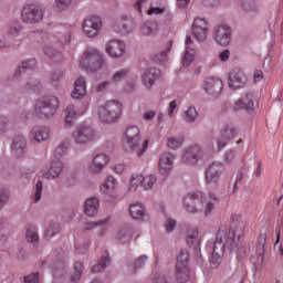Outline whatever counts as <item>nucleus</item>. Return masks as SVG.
Masks as SVG:
<instances>
[{"instance_id": "obj_1", "label": "nucleus", "mask_w": 283, "mask_h": 283, "mask_svg": "<svg viewBox=\"0 0 283 283\" xmlns=\"http://www.w3.org/2000/svg\"><path fill=\"white\" fill-rule=\"evenodd\" d=\"M247 229V223L241 221L235 223L229 229L228 235L224 232H219L217 234L216 241L212 247V255L210 259V264L212 269H218L222 263V255H224V248L237 249L242 244V238H244V231Z\"/></svg>"}, {"instance_id": "obj_2", "label": "nucleus", "mask_w": 283, "mask_h": 283, "mask_svg": "<svg viewBox=\"0 0 283 283\" xmlns=\"http://www.w3.org/2000/svg\"><path fill=\"white\" fill-rule=\"evenodd\" d=\"M218 202V195L202 191L188 192L182 197V207L190 216H203L211 218L216 211V203Z\"/></svg>"}, {"instance_id": "obj_3", "label": "nucleus", "mask_w": 283, "mask_h": 283, "mask_svg": "<svg viewBox=\"0 0 283 283\" xmlns=\"http://www.w3.org/2000/svg\"><path fill=\"white\" fill-rule=\"evenodd\" d=\"M124 149L127 154H136L138 158L147 154L150 139L143 134L140 127L133 125L128 126L123 135Z\"/></svg>"}, {"instance_id": "obj_4", "label": "nucleus", "mask_w": 283, "mask_h": 283, "mask_svg": "<svg viewBox=\"0 0 283 283\" xmlns=\"http://www.w3.org/2000/svg\"><path fill=\"white\" fill-rule=\"evenodd\" d=\"M105 54L96 48L86 49L78 60V67L87 72V74H97L105 67Z\"/></svg>"}, {"instance_id": "obj_5", "label": "nucleus", "mask_w": 283, "mask_h": 283, "mask_svg": "<svg viewBox=\"0 0 283 283\" xmlns=\"http://www.w3.org/2000/svg\"><path fill=\"white\" fill-rule=\"evenodd\" d=\"M123 116V103L118 99H108L97 108V118L104 125H114Z\"/></svg>"}, {"instance_id": "obj_6", "label": "nucleus", "mask_w": 283, "mask_h": 283, "mask_svg": "<svg viewBox=\"0 0 283 283\" xmlns=\"http://www.w3.org/2000/svg\"><path fill=\"white\" fill-rule=\"evenodd\" d=\"M72 139L78 147H85L98 140L96 128L90 124H80L72 134Z\"/></svg>"}, {"instance_id": "obj_7", "label": "nucleus", "mask_w": 283, "mask_h": 283, "mask_svg": "<svg viewBox=\"0 0 283 283\" xmlns=\"http://www.w3.org/2000/svg\"><path fill=\"white\" fill-rule=\"evenodd\" d=\"M203 158L205 151L198 144L186 146L180 151V163L187 167H197Z\"/></svg>"}, {"instance_id": "obj_8", "label": "nucleus", "mask_w": 283, "mask_h": 283, "mask_svg": "<svg viewBox=\"0 0 283 283\" xmlns=\"http://www.w3.org/2000/svg\"><path fill=\"white\" fill-rule=\"evenodd\" d=\"M56 109H59V98L52 96L39 99L34 112L39 118H52L56 114Z\"/></svg>"}, {"instance_id": "obj_9", "label": "nucleus", "mask_w": 283, "mask_h": 283, "mask_svg": "<svg viewBox=\"0 0 283 283\" xmlns=\"http://www.w3.org/2000/svg\"><path fill=\"white\" fill-rule=\"evenodd\" d=\"M45 18V10L36 4H27L21 12V21L29 25L41 23Z\"/></svg>"}, {"instance_id": "obj_10", "label": "nucleus", "mask_w": 283, "mask_h": 283, "mask_svg": "<svg viewBox=\"0 0 283 283\" xmlns=\"http://www.w3.org/2000/svg\"><path fill=\"white\" fill-rule=\"evenodd\" d=\"M103 30V20L98 15L86 18L82 23V32L88 39H96Z\"/></svg>"}, {"instance_id": "obj_11", "label": "nucleus", "mask_w": 283, "mask_h": 283, "mask_svg": "<svg viewBox=\"0 0 283 283\" xmlns=\"http://www.w3.org/2000/svg\"><path fill=\"white\" fill-rule=\"evenodd\" d=\"M212 39L221 48L231 45L233 31L229 24H218L212 32Z\"/></svg>"}, {"instance_id": "obj_12", "label": "nucleus", "mask_w": 283, "mask_h": 283, "mask_svg": "<svg viewBox=\"0 0 283 283\" xmlns=\"http://www.w3.org/2000/svg\"><path fill=\"white\" fill-rule=\"evenodd\" d=\"M104 52L111 59L118 61V59H123L125 53L127 52V44L123 40L111 39L105 43Z\"/></svg>"}, {"instance_id": "obj_13", "label": "nucleus", "mask_w": 283, "mask_h": 283, "mask_svg": "<svg viewBox=\"0 0 283 283\" xmlns=\"http://www.w3.org/2000/svg\"><path fill=\"white\" fill-rule=\"evenodd\" d=\"M176 276L178 282L185 283L191 280V273L189 272V253L181 252L177 256Z\"/></svg>"}, {"instance_id": "obj_14", "label": "nucleus", "mask_w": 283, "mask_h": 283, "mask_svg": "<svg viewBox=\"0 0 283 283\" xmlns=\"http://www.w3.org/2000/svg\"><path fill=\"white\" fill-rule=\"evenodd\" d=\"M160 78V70L148 66L140 71V83L148 92L154 90V85H156V81Z\"/></svg>"}, {"instance_id": "obj_15", "label": "nucleus", "mask_w": 283, "mask_h": 283, "mask_svg": "<svg viewBox=\"0 0 283 283\" xmlns=\"http://www.w3.org/2000/svg\"><path fill=\"white\" fill-rule=\"evenodd\" d=\"M224 90V82L218 76H209L203 81V92L212 98H218Z\"/></svg>"}, {"instance_id": "obj_16", "label": "nucleus", "mask_w": 283, "mask_h": 283, "mask_svg": "<svg viewBox=\"0 0 283 283\" xmlns=\"http://www.w3.org/2000/svg\"><path fill=\"white\" fill-rule=\"evenodd\" d=\"M224 174V164L220 161H213L206 170V182L208 185H218L220 178Z\"/></svg>"}, {"instance_id": "obj_17", "label": "nucleus", "mask_w": 283, "mask_h": 283, "mask_svg": "<svg viewBox=\"0 0 283 283\" xmlns=\"http://www.w3.org/2000/svg\"><path fill=\"white\" fill-rule=\"evenodd\" d=\"M112 158L105 153L96 154L88 164V171L94 175L103 174L105 167L111 163Z\"/></svg>"}, {"instance_id": "obj_18", "label": "nucleus", "mask_w": 283, "mask_h": 283, "mask_svg": "<svg viewBox=\"0 0 283 283\" xmlns=\"http://www.w3.org/2000/svg\"><path fill=\"white\" fill-rule=\"evenodd\" d=\"M134 20L127 18V15L116 18L113 23V31L116 34H120L122 36H127V34H132V32H134Z\"/></svg>"}, {"instance_id": "obj_19", "label": "nucleus", "mask_w": 283, "mask_h": 283, "mask_svg": "<svg viewBox=\"0 0 283 283\" xmlns=\"http://www.w3.org/2000/svg\"><path fill=\"white\" fill-rule=\"evenodd\" d=\"M51 129L48 126H33L29 133V138L33 145H41L50 140Z\"/></svg>"}, {"instance_id": "obj_20", "label": "nucleus", "mask_w": 283, "mask_h": 283, "mask_svg": "<svg viewBox=\"0 0 283 283\" xmlns=\"http://www.w3.org/2000/svg\"><path fill=\"white\" fill-rule=\"evenodd\" d=\"M209 34V24H207V20L202 18H196L192 23V36L197 41H207V35Z\"/></svg>"}, {"instance_id": "obj_21", "label": "nucleus", "mask_w": 283, "mask_h": 283, "mask_svg": "<svg viewBox=\"0 0 283 283\" xmlns=\"http://www.w3.org/2000/svg\"><path fill=\"white\" fill-rule=\"evenodd\" d=\"M176 161V155L172 153H164L159 156L158 169L161 176H168L174 169V163Z\"/></svg>"}, {"instance_id": "obj_22", "label": "nucleus", "mask_w": 283, "mask_h": 283, "mask_svg": "<svg viewBox=\"0 0 283 283\" xmlns=\"http://www.w3.org/2000/svg\"><path fill=\"white\" fill-rule=\"evenodd\" d=\"M87 96V81L83 76H78L73 84L71 98L74 101H83Z\"/></svg>"}, {"instance_id": "obj_23", "label": "nucleus", "mask_w": 283, "mask_h": 283, "mask_svg": "<svg viewBox=\"0 0 283 283\" xmlns=\"http://www.w3.org/2000/svg\"><path fill=\"white\" fill-rule=\"evenodd\" d=\"M28 151V139L25 136H17L11 144V154L15 158H23Z\"/></svg>"}, {"instance_id": "obj_24", "label": "nucleus", "mask_w": 283, "mask_h": 283, "mask_svg": "<svg viewBox=\"0 0 283 283\" xmlns=\"http://www.w3.org/2000/svg\"><path fill=\"white\" fill-rule=\"evenodd\" d=\"M229 87L231 90H240V87H244L247 85V75L240 69H234L229 74Z\"/></svg>"}, {"instance_id": "obj_25", "label": "nucleus", "mask_w": 283, "mask_h": 283, "mask_svg": "<svg viewBox=\"0 0 283 283\" xmlns=\"http://www.w3.org/2000/svg\"><path fill=\"white\" fill-rule=\"evenodd\" d=\"M200 242H202L200 229L196 226L188 227L186 229V243L188 247H200Z\"/></svg>"}, {"instance_id": "obj_26", "label": "nucleus", "mask_w": 283, "mask_h": 283, "mask_svg": "<svg viewBox=\"0 0 283 283\" xmlns=\"http://www.w3.org/2000/svg\"><path fill=\"white\" fill-rule=\"evenodd\" d=\"M98 209H101V202L96 197H90L83 203V211L87 218L96 217L98 214Z\"/></svg>"}, {"instance_id": "obj_27", "label": "nucleus", "mask_w": 283, "mask_h": 283, "mask_svg": "<svg viewBox=\"0 0 283 283\" xmlns=\"http://www.w3.org/2000/svg\"><path fill=\"white\" fill-rule=\"evenodd\" d=\"M129 216L133 220H149V214H147L145 206L140 202H134L129 206Z\"/></svg>"}, {"instance_id": "obj_28", "label": "nucleus", "mask_w": 283, "mask_h": 283, "mask_svg": "<svg viewBox=\"0 0 283 283\" xmlns=\"http://www.w3.org/2000/svg\"><path fill=\"white\" fill-rule=\"evenodd\" d=\"M116 185H118V179L116 177L108 175L104 182L99 186L101 193H104V196H114L116 192Z\"/></svg>"}, {"instance_id": "obj_29", "label": "nucleus", "mask_w": 283, "mask_h": 283, "mask_svg": "<svg viewBox=\"0 0 283 283\" xmlns=\"http://www.w3.org/2000/svg\"><path fill=\"white\" fill-rule=\"evenodd\" d=\"M43 88V86L41 85V82L34 77H29L23 80V82L21 83L20 90L22 92H39Z\"/></svg>"}, {"instance_id": "obj_30", "label": "nucleus", "mask_w": 283, "mask_h": 283, "mask_svg": "<svg viewBox=\"0 0 283 283\" xmlns=\"http://www.w3.org/2000/svg\"><path fill=\"white\" fill-rule=\"evenodd\" d=\"M185 145V136L182 134L168 135L166 138V147L176 151Z\"/></svg>"}, {"instance_id": "obj_31", "label": "nucleus", "mask_w": 283, "mask_h": 283, "mask_svg": "<svg viewBox=\"0 0 283 283\" xmlns=\"http://www.w3.org/2000/svg\"><path fill=\"white\" fill-rule=\"evenodd\" d=\"M78 116V112H76V106L70 104L66 106L64 111V127L70 129L74 125V119Z\"/></svg>"}, {"instance_id": "obj_32", "label": "nucleus", "mask_w": 283, "mask_h": 283, "mask_svg": "<svg viewBox=\"0 0 283 283\" xmlns=\"http://www.w3.org/2000/svg\"><path fill=\"white\" fill-rule=\"evenodd\" d=\"M132 235H134V230L130 227H124L115 232V240L120 244H127L132 241Z\"/></svg>"}, {"instance_id": "obj_33", "label": "nucleus", "mask_w": 283, "mask_h": 283, "mask_svg": "<svg viewBox=\"0 0 283 283\" xmlns=\"http://www.w3.org/2000/svg\"><path fill=\"white\" fill-rule=\"evenodd\" d=\"M253 107H254L253 95H249V94L240 98L234 104V109L237 112H240V109H247L248 112H251Z\"/></svg>"}, {"instance_id": "obj_34", "label": "nucleus", "mask_w": 283, "mask_h": 283, "mask_svg": "<svg viewBox=\"0 0 283 283\" xmlns=\"http://www.w3.org/2000/svg\"><path fill=\"white\" fill-rule=\"evenodd\" d=\"M63 174V161L55 159L51 161V166L46 172V178L54 179L59 178Z\"/></svg>"}, {"instance_id": "obj_35", "label": "nucleus", "mask_w": 283, "mask_h": 283, "mask_svg": "<svg viewBox=\"0 0 283 283\" xmlns=\"http://www.w3.org/2000/svg\"><path fill=\"white\" fill-rule=\"evenodd\" d=\"M158 181V177L154 174L142 175V189L144 191H151Z\"/></svg>"}, {"instance_id": "obj_36", "label": "nucleus", "mask_w": 283, "mask_h": 283, "mask_svg": "<svg viewBox=\"0 0 283 283\" xmlns=\"http://www.w3.org/2000/svg\"><path fill=\"white\" fill-rule=\"evenodd\" d=\"M139 187H143V174H134L128 181L127 191L134 193Z\"/></svg>"}, {"instance_id": "obj_37", "label": "nucleus", "mask_w": 283, "mask_h": 283, "mask_svg": "<svg viewBox=\"0 0 283 283\" xmlns=\"http://www.w3.org/2000/svg\"><path fill=\"white\" fill-rule=\"evenodd\" d=\"M241 9L243 12L253 14L260 12V3H258V0H242Z\"/></svg>"}, {"instance_id": "obj_38", "label": "nucleus", "mask_w": 283, "mask_h": 283, "mask_svg": "<svg viewBox=\"0 0 283 283\" xmlns=\"http://www.w3.org/2000/svg\"><path fill=\"white\" fill-rule=\"evenodd\" d=\"M156 32H158V24L154 21H147L140 25V34L144 36H151Z\"/></svg>"}, {"instance_id": "obj_39", "label": "nucleus", "mask_w": 283, "mask_h": 283, "mask_svg": "<svg viewBox=\"0 0 283 283\" xmlns=\"http://www.w3.org/2000/svg\"><path fill=\"white\" fill-rule=\"evenodd\" d=\"M163 30L165 34H170L176 30V24L174 23V13L167 12L163 21Z\"/></svg>"}, {"instance_id": "obj_40", "label": "nucleus", "mask_w": 283, "mask_h": 283, "mask_svg": "<svg viewBox=\"0 0 283 283\" xmlns=\"http://www.w3.org/2000/svg\"><path fill=\"white\" fill-rule=\"evenodd\" d=\"M184 119L186 123H196L198 120V109H196V106L189 105L184 109Z\"/></svg>"}, {"instance_id": "obj_41", "label": "nucleus", "mask_w": 283, "mask_h": 283, "mask_svg": "<svg viewBox=\"0 0 283 283\" xmlns=\"http://www.w3.org/2000/svg\"><path fill=\"white\" fill-rule=\"evenodd\" d=\"M72 3H74V0H54L53 10L55 12H67L72 8Z\"/></svg>"}, {"instance_id": "obj_42", "label": "nucleus", "mask_w": 283, "mask_h": 283, "mask_svg": "<svg viewBox=\"0 0 283 283\" xmlns=\"http://www.w3.org/2000/svg\"><path fill=\"white\" fill-rule=\"evenodd\" d=\"M112 264V259H109V255L105 254L98 263L93 266L92 272L93 273H101V271H104V269H107Z\"/></svg>"}, {"instance_id": "obj_43", "label": "nucleus", "mask_w": 283, "mask_h": 283, "mask_svg": "<svg viewBox=\"0 0 283 283\" xmlns=\"http://www.w3.org/2000/svg\"><path fill=\"white\" fill-rule=\"evenodd\" d=\"M25 240L32 244L39 242V229L34 226L29 227L27 229Z\"/></svg>"}, {"instance_id": "obj_44", "label": "nucleus", "mask_w": 283, "mask_h": 283, "mask_svg": "<svg viewBox=\"0 0 283 283\" xmlns=\"http://www.w3.org/2000/svg\"><path fill=\"white\" fill-rule=\"evenodd\" d=\"M60 226L56 222H51L48 224L46 230L44 232L45 240H52L56 233H59Z\"/></svg>"}, {"instance_id": "obj_45", "label": "nucleus", "mask_w": 283, "mask_h": 283, "mask_svg": "<svg viewBox=\"0 0 283 283\" xmlns=\"http://www.w3.org/2000/svg\"><path fill=\"white\" fill-rule=\"evenodd\" d=\"M11 127L12 122H10V118L8 116L0 115V136L8 134Z\"/></svg>"}, {"instance_id": "obj_46", "label": "nucleus", "mask_w": 283, "mask_h": 283, "mask_svg": "<svg viewBox=\"0 0 283 283\" xmlns=\"http://www.w3.org/2000/svg\"><path fill=\"white\" fill-rule=\"evenodd\" d=\"M127 74H129L128 69H122L116 71L112 77H111V83H120L127 78Z\"/></svg>"}, {"instance_id": "obj_47", "label": "nucleus", "mask_w": 283, "mask_h": 283, "mask_svg": "<svg viewBox=\"0 0 283 283\" xmlns=\"http://www.w3.org/2000/svg\"><path fill=\"white\" fill-rule=\"evenodd\" d=\"M196 61V50L186 49L182 65L184 67H189Z\"/></svg>"}, {"instance_id": "obj_48", "label": "nucleus", "mask_w": 283, "mask_h": 283, "mask_svg": "<svg viewBox=\"0 0 283 283\" xmlns=\"http://www.w3.org/2000/svg\"><path fill=\"white\" fill-rule=\"evenodd\" d=\"M43 197V181L38 180L34 186L33 191V202H41V198Z\"/></svg>"}, {"instance_id": "obj_49", "label": "nucleus", "mask_w": 283, "mask_h": 283, "mask_svg": "<svg viewBox=\"0 0 283 283\" xmlns=\"http://www.w3.org/2000/svg\"><path fill=\"white\" fill-rule=\"evenodd\" d=\"M74 269V273L71 275V283H78L81 280V275H83V263H75Z\"/></svg>"}, {"instance_id": "obj_50", "label": "nucleus", "mask_w": 283, "mask_h": 283, "mask_svg": "<svg viewBox=\"0 0 283 283\" xmlns=\"http://www.w3.org/2000/svg\"><path fill=\"white\" fill-rule=\"evenodd\" d=\"M19 34H21V24L19 22L9 25L7 30V35L10 39H15V36H19Z\"/></svg>"}, {"instance_id": "obj_51", "label": "nucleus", "mask_w": 283, "mask_h": 283, "mask_svg": "<svg viewBox=\"0 0 283 283\" xmlns=\"http://www.w3.org/2000/svg\"><path fill=\"white\" fill-rule=\"evenodd\" d=\"M165 12H167V7H154L151 4L146 11L148 17H157L158 14H165Z\"/></svg>"}, {"instance_id": "obj_52", "label": "nucleus", "mask_w": 283, "mask_h": 283, "mask_svg": "<svg viewBox=\"0 0 283 283\" xmlns=\"http://www.w3.org/2000/svg\"><path fill=\"white\" fill-rule=\"evenodd\" d=\"M221 137L224 138L226 140H231L232 138H235V128L231 126H226L221 130Z\"/></svg>"}, {"instance_id": "obj_53", "label": "nucleus", "mask_w": 283, "mask_h": 283, "mask_svg": "<svg viewBox=\"0 0 283 283\" xmlns=\"http://www.w3.org/2000/svg\"><path fill=\"white\" fill-rule=\"evenodd\" d=\"M227 143H229V139L219 137L217 139V148H213V142L208 143V146L210 147V149H217V151H220V149H224V147H227Z\"/></svg>"}, {"instance_id": "obj_54", "label": "nucleus", "mask_w": 283, "mask_h": 283, "mask_svg": "<svg viewBox=\"0 0 283 283\" xmlns=\"http://www.w3.org/2000/svg\"><path fill=\"white\" fill-rule=\"evenodd\" d=\"M178 222L176 221V219L171 218V217H166V223H165V229L167 231V233H172V231L176 229Z\"/></svg>"}, {"instance_id": "obj_55", "label": "nucleus", "mask_w": 283, "mask_h": 283, "mask_svg": "<svg viewBox=\"0 0 283 283\" xmlns=\"http://www.w3.org/2000/svg\"><path fill=\"white\" fill-rule=\"evenodd\" d=\"M109 223V219H99L97 221H92L87 223L88 229H98V227H105Z\"/></svg>"}, {"instance_id": "obj_56", "label": "nucleus", "mask_w": 283, "mask_h": 283, "mask_svg": "<svg viewBox=\"0 0 283 283\" xmlns=\"http://www.w3.org/2000/svg\"><path fill=\"white\" fill-rule=\"evenodd\" d=\"M149 261V256L143 254L135 260V269H143Z\"/></svg>"}, {"instance_id": "obj_57", "label": "nucleus", "mask_w": 283, "mask_h": 283, "mask_svg": "<svg viewBox=\"0 0 283 283\" xmlns=\"http://www.w3.org/2000/svg\"><path fill=\"white\" fill-rule=\"evenodd\" d=\"M10 200V191L1 190L0 191V211L6 207V203Z\"/></svg>"}, {"instance_id": "obj_58", "label": "nucleus", "mask_w": 283, "mask_h": 283, "mask_svg": "<svg viewBox=\"0 0 283 283\" xmlns=\"http://www.w3.org/2000/svg\"><path fill=\"white\" fill-rule=\"evenodd\" d=\"M218 59H219V61H221V63H227V61H229V59H231V50L224 49V50L220 51L218 54Z\"/></svg>"}, {"instance_id": "obj_59", "label": "nucleus", "mask_w": 283, "mask_h": 283, "mask_svg": "<svg viewBox=\"0 0 283 283\" xmlns=\"http://www.w3.org/2000/svg\"><path fill=\"white\" fill-rule=\"evenodd\" d=\"M67 147H70V143L62 142L56 148H55V156H63L67 151Z\"/></svg>"}, {"instance_id": "obj_60", "label": "nucleus", "mask_w": 283, "mask_h": 283, "mask_svg": "<svg viewBox=\"0 0 283 283\" xmlns=\"http://www.w3.org/2000/svg\"><path fill=\"white\" fill-rule=\"evenodd\" d=\"M125 163H117L112 166V171H114V174H117V176H120V174H125Z\"/></svg>"}, {"instance_id": "obj_61", "label": "nucleus", "mask_w": 283, "mask_h": 283, "mask_svg": "<svg viewBox=\"0 0 283 283\" xmlns=\"http://www.w3.org/2000/svg\"><path fill=\"white\" fill-rule=\"evenodd\" d=\"M134 8L135 10L139 13L143 14V10H145V8H147V0H137L134 3Z\"/></svg>"}, {"instance_id": "obj_62", "label": "nucleus", "mask_w": 283, "mask_h": 283, "mask_svg": "<svg viewBox=\"0 0 283 283\" xmlns=\"http://www.w3.org/2000/svg\"><path fill=\"white\" fill-rule=\"evenodd\" d=\"M22 70H33V67H36V60H24L21 64Z\"/></svg>"}, {"instance_id": "obj_63", "label": "nucleus", "mask_w": 283, "mask_h": 283, "mask_svg": "<svg viewBox=\"0 0 283 283\" xmlns=\"http://www.w3.org/2000/svg\"><path fill=\"white\" fill-rule=\"evenodd\" d=\"M24 283H39V273H31L24 276Z\"/></svg>"}, {"instance_id": "obj_64", "label": "nucleus", "mask_w": 283, "mask_h": 283, "mask_svg": "<svg viewBox=\"0 0 283 283\" xmlns=\"http://www.w3.org/2000/svg\"><path fill=\"white\" fill-rule=\"evenodd\" d=\"M149 283H169L163 274H155Z\"/></svg>"}]
</instances>
